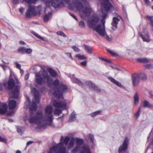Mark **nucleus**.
Returning <instances> with one entry per match:
<instances>
[{
    "label": "nucleus",
    "instance_id": "obj_2",
    "mask_svg": "<svg viewBox=\"0 0 153 153\" xmlns=\"http://www.w3.org/2000/svg\"><path fill=\"white\" fill-rule=\"evenodd\" d=\"M101 12L103 14L102 19L101 20L102 26L100 24L96 26L99 20V18L97 16L93 17L92 19L89 21V25L90 27L96 31L100 36H103L106 34L105 26V19L107 17V13L108 11H106L105 10L102 9L101 10Z\"/></svg>",
    "mask_w": 153,
    "mask_h": 153
},
{
    "label": "nucleus",
    "instance_id": "obj_27",
    "mask_svg": "<svg viewBox=\"0 0 153 153\" xmlns=\"http://www.w3.org/2000/svg\"><path fill=\"white\" fill-rule=\"evenodd\" d=\"M75 140L76 141V143L77 145L80 146L84 143V140L83 139H80L76 138Z\"/></svg>",
    "mask_w": 153,
    "mask_h": 153
},
{
    "label": "nucleus",
    "instance_id": "obj_11",
    "mask_svg": "<svg viewBox=\"0 0 153 153\" xmlns=\"http://www.w3.org/2000/svg\"><path fill=\"white\" fill-rule=\"evenodd\" d=\"M132 84L134 86H137L140 82V76L139 74L134 73L131 76Z\"/></svg>",
    "mask_w": 153,
    "mask_h": 153
},
{
    "label": "nucleus",
    "instance_id": "obj_31",
    "mask_svg": "<svg viewBox=\"0 0 153 153\" xmlns=\"http://www.w3.org/2000/svg\"><path fill=\"white\" fill-rule=\"evenodd\" d=\"M76 57L78 58L79 59L84 60L87 59L88 58L84 55H81L79 54L76 55Z\"/></svg>",
    "mask_w": 153,
    "mask_h": 153
},
{
    "label": "nucleus",
    "instance_id": "obj_24",
    "mask_svg": "<svg viewBox=\"0 0 153 153\" xmlns=\"http://www.w3.org/2000/svg\"><path fill=\"white\" fill-rule=\"evenodd\" d=\"M108 78V79L109 80H110L111 82L112 83L115 84V85H117V86L120 88L122 87V86L121 83H120L119 82L116 80L114 78L111 77H109Z\"/></svg>",
    "mask_w": 153,
    "mask_h": 153
},
{
    "label": "nucleus",
    "instance_id": "obj_7",
    "mask_svg": "<svg viewBox=\"0 0 153 153\" xmlns=\"http://www.w3.org/2000/svg\"><path fill=\"white\" fill-rule=\"evenodd\" d=\"M47 7H50L51 5L55 9L60 8L65 6V4L62 1L59 0H48L45 2Z\"/></svg>",
    "mask_w": 153,
    "mask_h": 153
},
{
    "label": "nucleus",
    "instance_id": "obj_3",
    "mask_svg": "<svg viewBox=\"0 0 153 153\" xmlns=\"http://www.w3.org/2000/svg\"><path fill=\"white\" fill-rule=\"evenodd\" d=\"M52 81V79L46 70L43 71L41 74L39 73H36L35 74V81L37 85H41L45 83L49 84Z\"/></svg>",
    "mask_w": 153,
    "mask_h": 153
},
{
    "label": "nucleus",
    "instance_id": "obj_4",
    "mask_svg": "<svg viewBox=\"0 0 153 153\" xmlns=\"http://www.w3.org/2000/svg\"><path fill=\"white\" fill-rule=\"evenodd\" d=\"M15 85V82L14 79H10L8 82V88L11 90L10 93H11V97L13 99H17L19 95V90L20 87L19 85H16L13 89V88Z\"/></svg>",
    "mask_w": 153,
    "mask_h": 153
},
{
    "label": "nucleus",
    "instance_id": "obj_12",
    "mask_svg": "<svg viewBox=\"0 0 153 153\" xmlns=\"http://www.w3.org/2000/svg\"><path fill=\"white\" fill-rule=\"evenodd\" d=\"M85 84L90 88H92L94 91H96L97 92L99 93L101 92V89L90 81H86Z\"/></svg>",
    "mask_w": 153,
    "mask_h": 153
},
{
    "label": "nucleus",
    "instance_id": "obj_47",
    "mask_svg": "<svg viewBox=\"0 0 153 153\" xmlns=\"http://www.w3.org/2000/svg\"><path fill=\"white\" fill-rule=\"evenodd\" d=\"M57 34L61 36H62L64 37H66V36L65 33L62 31H59L57 32Z\"/></svg>",
    "mask_w": 153,
    "mask_h": 153
},
{
    "label": "nucleus",
    "instance_id": "obj_59",
    "mask_svg": "<svg viewBox=\"0 0 153 153\" xmlns=\"http://www.w3.org/2000/svg\"><path fill=\"white\" fill-rule=\"evenodd\" d=\"M80 64L82 66H86L87 65V62L86 61L82 62Z\"/></svg>",
    "mask_w": 153,
    "mask_h": 153
},
{
    "label": "nucleus",
    "instance_id": "obj_1",
    "mask_svg": "<svg viewBox=\"0 0 153 153\" xmlns=\"http://www.w3.org/2000/svg\"><path fill=\"white\" fill-rule=\"evenodd\" d=\"M37 105L35 102H33L30 108V109L31 111L30 112V117L28 120L30 123H36L39 126L36 128L39 129H45L46 128L47 125H51L53 121V115L47 116L45 115L44 117L42 112L38 111L35 115L33 111H36L37 109Z\"/></svg>",
    "mask_w": 153,
    "mask_h": 153
},
{
    "label": "nucleus",
    "instance_id": "obj_34",
    "mask_svg": "<svg viewBox=\"0 0 153 153\" xmlns=\"http://www.w3.org/2000/svg\"><path fill=\"white\" fill-rule=\"evenodd\" d=\"M139 74L140 79H141L143 80H145L147 79V76L144 73H141Z\"/></svg>",
    "mask_w": 153,
    "mask_h": 153
},
{
    "label": "nucleus",
    "instance_id": "obj_53",
    "mask_svg": "<svg viewBox=\"0 0 153 153\" xmlns=\"http://www.w3.org/2000/svg\"><path fill=\"white\" fill-rule=\"evenodd\" d=\"M15 63L16 65V67L17 68L19 69L20 70H22L23 71V70L21 68V65L19 64L17 62H15Z\"/></svg>",
    "mask_w": 153,
    "mask_h": 153
},
{
    "label": "nucleus",
    "instance_id": "obj_5",
    "mask_svg": "<svg viewBox=\"0 0 153 153\" xmlns=\"http://www.w3.org/2000/svg\"><path fill=\"white\" fill-rule=\"evenodd\" d=\"M67 86L62 83H60L56 89H54V95L55 97L59 99L63 97V93L67 91Z\"/></svg>",
    "mask_w": 153,
    "mask_h": 153
},
{
    "label": "nucleus",
    "instance_id": "obj_40",
    "mask_svg": "<svg viewBox=\"0 0 153 153\" xmlns=\"http://www.w3.org/2000/svg\"><path fill=\"white\" fill-rule=\"evenodd\" d=\"M83 149L85 150V153H91L88 147L84 146Z\"/></svg>",
    "mask_w": 153,
    "mask_h": 153
},
{
    "label": "nucleus",
    "instance_id": "obj_13",
    "mask_svg": "<svg viewBox=\"0 0 153 153\" xmlns=\"http://www.w3.org/2000/svg\"><path fill=\"white\" fill-rule=\"evenodd\" d=\"M33 91L34 93V97L35 99V101L33 102H35V103H39L40 102L39 97V91L36 88H34L33 89Z\"/></svg>",
    "mask_w": 153,
    "mask_h": 153
},
{
    "label": "nucleus",
    "instance_id": "obj_46",
    "mask_svg": "<svg viewBox=\"0 0 153 153\" xmlns=\"http://www.w3.org/2000/svg\"><path fill=\"white\" fill-rule=\"evenodd\" d=\"M32 50L30 48H25V53H26L27 54H30L32 52Z\"/></svg>",
    "mask_w": 153,
    "mask_h": 153
},
{
    "label": "nucleus",
    "instance_id": "obj_60",
    "mask_svg": "<svg viewBox=\"0 0 153 153\" xmlns=\"http://www.w3.org/2000/svg\"><path fill=\"white\" fill-rule=\"evenodd\" d=\"M149 94L150 98H152L153 97V92L151 91H149Z\"/></svg>",
    "mask_w": 153,
    "mask_h": 153
},
{
    "label": "nucleus",
    "instance_id": "obj_56",
    "mask_svg": "<svg viewBox=\"0 0 153 153\" xmlns=\"http://www.w3.org/2000/svg\"><path fill=\"white\" fill-rule=\"evenodd\" d=\"M33 34L35 36H36V37H37L38 38H39L40 39H42V40L43 39V38L41 36H40L37 33H33Z\"/></svg>",
    "mask_w": 153,
    "mask_h": 153
},
{
    "label": "nucleus",
    "instance_id": "obj_39",
    "mask_svg": "<svg viewBox=\"0 0 153 153\" xmlns=\"http://www.w3.org/2000/svg\"><path fill=\"white\" fill-rule=\"evenodd\" d=\"M23 127L22 126H18L17 127V131L18 132L22 133L23 132Z\"/></svg>",
    "mask_w": 153,
    "mask_h": 153
},
{
    "label": "nucleus",
    "instance_id": "obj_19",
    "mask_svg": "<svg viewBox=\"0 0 153 153\" xmlns=\"http://www.w3.org/2000/svg\"><path fill=\"white\" fill-rule=\"evenodd\" d=\"M91 9L90 8L86 7L83 10L82 13L83 15L87 17L89 16L91 12Z\"/></svg>",
    "mask_w": 153,
    "mask_h": 153
},
{
    "label": "nucleus",
    "instance_id": "obj_14",
    "mask_svg": "<svg viewBox=\"0 0 153 153\" xmlns=\"http://www.w3.org/2000/svg\"><path fill=\"white\" fill-rule=\"evenodd\" d=\"M104 10L106 11H109L110 10L112 6V4L109 1V0H105L104 3Z\"/></svg>",
    "mask_w": 153,
    "mask_h": 153
},
{
    "label": "nucleus",
    "instance_id": "obj_63",
    "mask_svg": "<svg viewBox=\"0 0 153 153\" xmlns=\"http://www.w3.org/2000/svg\"><path fill=\"white\" fill-rule=\"evenodd\" d=\"M69 13L70 14V16H71L72 17L74 18L77 21V18L74 14L71 13Z\"/></svg>",
    "mask_w": 153,
    "mask_h": 153
},
{
    "label": "nucleus",
    "instance_id": "obj_16",
    "mask_svg": "<svg viewBox=\"0 0 153 153\" xmlns=\"http://www.w3.org/2000/svg\"><path fill=\"white\" fill-rule=\"evenodd\" d=\"M73 3L78 10H81L83 7L82 3L78 0H74L73 1Z\"/></svg>",
    "mask_w": 153,
    "mask_h": 153
},
{
    "label": "nucleus",
    "instance_id": "obj_29",
    "mask_svg": "<svg viewBox=\"0 0 153 153\" xmlns=\"http://www.w3.org/2000/svg\"><path fill=\"white\" fill-rule=\"evenodd\" d=\"M72 81L73 82L78 84L80 85H83V83L78 79L76 78H73L72 79Z\"/></svg>",
    "mask_w": 153,
    "mask_h": 153
},
{
    "label": "nucleus",
    "instance_id": "obj_10",
    "mask_svg": "<svg viewBox=\"0 0 153 153\" xmlns=\"http://www.w3.org/2000/svg\"><path fill=\"white\" fill-rule=\"evenodd\" d=\"M128 143L129 141L128 137H125L122 145L120 147L119 149V153H124L126 152L128 148Z\"/></svg>",
    "mask_w": 153,
    "mask_h": 153
},
{
    "label": "nucleus",
    "instance_id": "obj_37",
    "mask_svg": "<svg viewBox=\"0 0 153 153\" xmlns=\"http://www.w3.org/2000/svg\"><path fill=\"white\" fill-rule=\"evenodd\" d=\"M101 110L96 111L94 112L91 113L90 115L92 117H94L96 116L97 115L99 114L101 112Z\"/></svg>",
    "mask_w": 153,
    "mask_h": 153
},
{
    "label": "nucleus",
    "instance_id": "obj_54",
    "mask_svg": "<svg viewBox=\"0 0 153 153\" xmlns=\"http://www.w3.org/2000/svg\"><path fill=\"white\" fill-rule=\"evenodd\" d=\"M21 0H13L12 2L13 4H18L19 3V2Z\"/></svg>",
    "mask_w": 153,
    "mask_h": 153
},
{
    "label": "nucleus",
    "instance_id": "obj_30",
    "mask_svg": "<svg viewBox=\"0 0 153 153\" xmlns=\"http://www.w3.org/2000/svg\"><path fill=\"white\" fill-rule=\"evenodd\" d=\"M134 104H136L138 103L139 102V97L138 95L137 92H136L134 94Z\"/></svg>",
    "mask_w": 153,
    "mask_h": 153
},
{
    "label": "nucleus",
    "instance_id": "obj_38",
    "mask_svg": "<svg viewBox=\"0 0 153 153\" xmlns=\"http://www.w3.org/2000/svg\"><path fill=\"white\" fill-rule=\"evenodd\" d=\"M74 138L71 139L68 144L69 147H71L74 146Z\"/></svg>",
    "mask_w": 153,
    "mask_h": 153
},
{
    "label": "nucleus",
    "instance_id": "obj_61",
    "mask_svg": "<svg viewBox=\"0 0 153 153\" xmlns=\"http://www.w3.org/2000/svg\"><path fill=\"white\" fill-rule=\"evenodd\" d=\"M24 11V9L22 7H21L19 9V12L22 14H23Z\"/></svg>",
    "mask_w": 153,
    "mask_h": 153
},
{
    "label": "nucleus",
    "instance_id": "obj_9",
    "mask_svg": "<svg viewBox=\"0 0 153 153\" xmlns=\"http://www.w3.org/2000/svg\"><path fill=\"white\" fill-rule=\"evenodd\" d=\"M28 7V9L26 13V17L28 18L32 16L36 15L37 13L35 10V7L33 5H29Z\"/></svg>",
    "mask_w": 153,
    "mask_h": 153
},
{
    "label": "nucleus",
    "instance_id": "obj_18",
    "mask_svg": "<svg viewBox=\"0 0 153 153\" xmlns=\"http://www.w3.org/2000/svg\"><path fill=\"white\" fill-rule=\"evenodd\" d=\"M120 21V19L117 17H114L113 18V22L111 23V25L112 26V28L113 29H116L117 28V25Z\"/></svg>",
    "mask_w": 153,
    "mask_h": 153
},
{
    "label": "nucleus",
    "instance_id": "obj_55",
    "mask_svg": "<svg viewBox=\"0 0 153 153\" xmlns=\"http://www.w3.org/2000/svg\"><path fill=\"white\" fill-rule=\"evenodd\" d=\"M14 113V111L12 110L11 111H10L7 113V115L8 116H12Z\"/></svg>",
    "mask_w": 153,
    "mask_h": 153
},
{
    "label": "nucleus",
    "instance_id": "obj_23",
    "mask_svg": "<svg viewBox=\"0 0 153 153\" xmlns=\"http://www.w3.org/2000/svg\"><path fill=\"white\" fill-rule=\"evenodd\" d=\"M140 35L144 42H149L150 39L148 33H147L145 34H140Z\"/></svg>",
    "mask_w": 153,
    "mask_h": 153
},
{
    "label": "nucleus",
    "instance_id": "obj_44",
    "mask_svg": "<svg viewBox=\"0 0 153 153\" xmlns=\"http://www.w3.org/2000/svg\"><path fill=\"white\" fill-rule=\"evenodd\" d=\"M79 25L81 28H84L85 26L84 22L83 21H80L79 23Z\"/></svg>",
    "mask_w": 153,
    "mask_h": 153
},
{
    "label": "nucleus",
    "instance_id": "obj_32",
    "mask_svg": "<svg viewBox=\"0 0 153 153\" xmlns=\"http://www.w3.org/2000/svg\"><path fill=\"white\" fill-rule=\"evenodd\" d=\"M60 83L58 79H56L54 80L53 83V84L54 85V87L53 88L54 90V89H56L57 87L59 86Z\"/></svg>",
    "mask_w": 153,
    "mask_h": 153
},
{
    "label": "nucleus",
    "instance_id": "obj_21",
    "mask_svg": "<svg viewBox=\"0 0 153 153\" xmlns=\"http://www.w3.org/2000/svg\"><path fill=\"white\" fill-rule=\"evenodd\" d=\"M47 70L51 76L56 77L57 76V74L56 71L51 68H48Z\"/></svg>",
    "mask_w": 153,
    "mask_h": 153
},
{
    "label": "nucleus",
    "instance_id": "obj_17",
    "mask_svg": "<svg viewBox=\"0 0 153 153\" xmlns=\"http://www.w3.org/2000/svg\"><path fill=\"white\" fill-rule=\"evenodd\" d=\"M7 108L8 106L7 104H4L2 105H0V114H5L7 111Z\"/></svg>",
    "mask_w": 153,
    "mask_h": 153
},
{
    "label": "nucleus",
    "instance_id": "obj_49",
    "mask_svg": "<svg viewBox=\"0 0 153 153\" xmlns=\"http://www.w3.org/2000/svg\"><path fill=\"white\" fill-rule=\"evenodd\" d=\"M99 59L108 63H111V61L110 60L106 59L102 57H100Z\"/></svg>",
    "mask_w": 153,
    "mask_h": 153
},
{
    "label": "nucleus",
    "instance_id": "obj_50",
    "mask_svg": "<svg viewBox=\"0 0 153 153\" xmlns=\"http://www.w3.org/2000/svg\"><path fill=\"white\" fill-rule=\"evenodd\" d=\"M89 136L91 140V141L92 143H93L94 142V135L91 134H89Z\"/></svg>",
    "mask_w": 153,
    "mask_h": 153
},
{
    "label": "nucleus",
    "instance_id": "obj_8",
    "mask_svg": "<svg viewBox=\"0 0 153 153\" xmlns=\"http://www.w3.org/2000/svg\"><path fill=\"white\" fill-rule=\"evenodd\" d=\"M66 153V148L63 146H54L50 149L48 153Z\"/></svg>",
    "mask_w": 153,
    "mask_h": 153
},
{
    "label": "nucleus",
    "instance_id": "obj_15",
    "mask_svg": "<svg viewBox=\"0 0 153 153\" xmlns=\"http://www.w3.org/2000/svg\"><path fill=\"white\" fill-rule=\"evenodd\" d=\"M104 10L106 11H109L110 10L112 6V4L109 1V0H105L104 3Z\"/></svg>",
    "mask_w": 153,
    "mask_h": 153
},
{
    "label": "nucleus",
    "instance_id": "obj_28",
    "mask_svg": "<svg viewBox=\"0 0 153 153\" xmlns=\"http://www.w3.org/2000/svg\"><path fill=\"white\" fill-rule=\"evenodd\" d=\"M137 60L140 62L141 63H147L150 61V60L146 58H141L137 59Z\"/></svg>",
    "mask_w": 153,
    "mask_h": 153
},
{
    "label": "nucleus",
    "instance_id": "obj_36",
    "mask_svg": "<svg viewBox=\"0 0 153 153\" xmlns=\"http://www.w3.org/2000/svg\"><path fill=\"white\" fill-rule=\"evenodd\" d=\"M25 48L23 47H20L18 49V51L19 53H21L22 54H24L25 53Z\"/></svg>",
    "mask_w": 153,
    "mask_h": 153
},
{
    "label": "nucleus",
    "instance_id": "obj_51",
    "mask_svg": "<svg viewBox=\"0 0 153 153\" xmlns=\"http://www.w3.org/2000/svg\"><path fill=\"white\" fill-rule=\"evenodd\" d=\"M72 48L75 52H79L80 51L79 49L75 46H73Z\"/></svg>",
    "mask_w": 153,
    "mask_h": 153
},
{
    "label": "nucleus",
    "instance_id": "obj_26",
    "mask_svg": "<svg viewBox=\"0 0 153 153\" xmlns=\"http://www.w3.org/2000/svg\"><path fill=\"white\" fill-rule=\"evenodd\" d=\"M82 46L85 47V51L88 53L91 54L92 53V48L89 46H88L85 44H83Z\"/></svg>",
    "mask_w": 153,
    "mask_h": 153
},
{
    "label": "nucleus",
    "instance_id": "obj_20",
    "mask_svg": "<svg viewBox=\"0 0 153 153\" xmlns=\"http://www.w3.org/2000/svg\"><path fill=\"white\" fill-rule=\"evenodd\" d=\"M142 105L144 107L149 108H153V104H151L148 101L145 100L143 101L142 104Z\"/></svg>",
    "mask_w": 153,
    "mask_h": 153
},
{
    "label": "nucleus",
    "instance_id": "obj_6",
    "mask_svg": "<svg viewBox=\"0 0 153 153\" xmlns=\"http://www.w3.org/2000/svg\"><path fill=\"white\" fill-rule=\"evenodd\" d=\"M53 105L55 107L57 108L54 111V114L59 116L62 113V110L59 108L62 109V110L65 109L66 107V103L63 101H56L55 100L53 102Z\"/></svg>",
    "mask_w": 153,
    "mask_h": 153
},
{
    "label": "nucleus",
    "instance_id": "obj_42",
    "mask_svg": "<svg viewBox=\"0 0 153 153\" xmlns=\"http://www.w3.org/2000/svg\"><path fill=\"white\" fill-rule=\"evenodd\" d=\"M147 18L150 20L152 27H153V16H148Z\"/></svg>",
    "mask_w": 153,
    "mask_h": 153
},
{
    "label": "nucleus",
    "instance_id": "obj_35",
    "mask_svg": "<svg viewBox=\"0 0 153 153\" xmlns=\"http://www.w3.org/2000/svg\"><path fill=\"white\" fill-rule=\"evenodd\" d=\"M76 114L75 113L72 112L70 116L69 120L71 121H74L76 119Z\"/></svg>",
    "mask_w": 153,
    "mask_h": 153
},
{
    "label": "nucleus",
    "instance_id": "obj_62",
    "mask_svg": "<svg viewBox=\"0 0 153 153\" xmlns=\"http://www.w3.org/2000/svg\"><path fill=\"white\" fill-rule=\"evenodd\" d=\"M29 76V74L28 73H27L25 75V80H27Z\"/></svg>",
    "mask_w": 153,
    "mask_h": 153
},
{
    "label": "nucleus",
    "instance_id": "obj_52",
    "mask_svg": "<svg viewBox=\"0 0 153 153\" xmlns=\"http://www.w3.org/2000/svg\"><path fill=\"white\" fill-rule=\"evenodd\" d=\"M140 107L139 108L138 111H137V112L136 113V114H135V117H137V118H138L140 116Z\"/></svg>",
    "mask_w": 153,
    "mask_h": 153
},
{
    "label": "nucleus",
    "instance_id": "obj_43",
    "mask_svg": "<svg viewBox=\"0 0 153 153\" xmlns=\"http://www.w3.org/2000/svg\"><path fill=\"white\" fill-rule=\"evenodd\" d=\"M70 140V138L68 137H66L64 139V142L66 145L68 144L69 141Z\"/></svg>",
    "mask_w": 153,
    "mask_h": 153
},
{
    "label": "nucleus",
    "instance_id": "obj_25",
    "mask_svg": "<svg viewBox=\"0 0 153 153\" xmlns=\"http://www.w3.org/2000/svg\"><path fill=\"white\" fill-rule=\"evenodd\" d=\"M53 112V108L51 106H47L45 109V113L48 114L46 115L47 116H51L52 115V114H51ZM53 116V115H52Z\"/></svg>",
    "mask_w": 153,
    "mask_h": 153
},
{
    "label": "nucleus",
    "instance_id": "obj_33",
    "mask_svg": "<svg viewBox=\"0 0 153 153\" xmlns=\"http://www.w3.org/2000/svg\"><path fill=\"white\" fill-rule=\"evenodd\" d=\"M37 0H23V1L25 2L29 5L32 4H34Z\"/></svg>",
    "mask_w": 153,
    "mask_h": 153
},
{
    "label": "nucleus",
    "instance_id": "obj_58",
    "mask_svg": "<svg viewBox=\"0 0 153 153\" xmlns=\"http://www.w3.org/2000/svg\"><path fill=\"white\" fill-rule=\"evenodd\" d=\"M0 141L1 142L6 143L7 142V140L5 138H2L0 136Z\"/></svg>",
    "mask_w": 153,
    "mask_h": 153
},
{
    "label": "nucleus",
    "instance_id": "obj_57",
    "mask_svg": "<svg viewBox=\"0 0 153 153\" xmlns=\"http://www.w3.org/2000/svg\"><path fill=\"white\" fill-rule=\"evenodd\" d=\"M146 68L148 69L152 68H153V65L151 64H147L145 65Z\"/></svg>",
    "mask_w": 153,
    "mask_h": 153
},
{
    "label": "nucleus",
    "instance_id": "obj_45",
    "mask_svg": "<svg viewBox=\"0 0 153 153\" xmlns=\"http://www.w3.org/2000/svg\"><path fill=\"white\" fill-rule=\"evenodd\" d=\"M80 149V146H77L76 147H75L74 149L72 150V152L73 153H75L76 152H77Z\"/></svg>",
    "mask_w": 153,
    "mask_h": 153
},
{
    "label": "nucleus",
    "instance_id": "obj_64",
    "mask_svg": "<svg viewBox=\"0 0 153 153\" xmlns=\"http://www.w3.org/2000/svg\"><path fill=\"white\" fill-rule=\"evenodd\" d=\"M33 143V141H30L28 142L27 144V146H28L30 144Z\"/></svg>",
    "mask_w": 153,
    "mask_h": 153
},
{
    "label": "nucleus",
    "instance_id": "obj_48",
    "mask_svg": "<svg viewBox=\"0 0 153 153\" xmlns=\"http://www.w3.org/2000/svg\"><path fill=\"white\" fill-rule=\"evenodd\" d=\"M49 16L48 15H46L44 16V21L45 22H47L49 19Z\"/></svg>",
    "mask_w": 153,
    "mask_h": 153
},
{
    "label": "nucleus",
    "instance_id": "obj_22",
    "mask_svg": "<svg viewBox=\"0 0 153 153\" xmlns=\"http://www.w3.org/2000/svg\"><path fill=\"white\" fill-rule=\"evenodd\" d=\"M8 105L10 109H13L16 107V102L14 100H11L10 101Z\"/></svg>",
    "mask_w": 153,
    "mask_h": 153
},
{
    "label": "nucleus",
    "instance_id": "obj_41",
    "mask_svg": "<svg viewBox=\"0 0 153 153\" xmlns=\"http://www.w3.org/2000/svg\"><path fill=\"white\" fill-rule=\"evenodd\" d=\"M107 50L108 52L113 56H116L117 55L116 53L109 49H107Z\"/></svg>",
    "mask_w": 153,
    "mask_h": 153
}]
</instances>
